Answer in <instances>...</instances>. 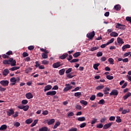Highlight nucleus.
<instances>
[{"mask_svg": "<svg viewBox=\"0 0 131 131\" xmlns=\"http://www.w3.org/2000/svg\"><path fill=\"white\" fill-rule=\"evenodd\" d=\"M116 28H117L118 29H121L122 30H125V25L117 23L116 25Z\"/></svg>", "mask_w": 131, "mask_h": 131, "instance_id": "nucleus-1", "label": "nucleus"}, {"mask_svg": "<svg viewBox=\"0 0 131 131\" xmlns=\"http://www.w3.org/2000/svg\"><path fill=\"white\" fill-rule=\"evenodd\" d=\"M66 88L63 89V92H68V91H70V90L72 89L73 86L70 85V84H65Z\"/></svg>", "mask_w": 131, "mask_h": 131, "instance_id": "nucleus-2", "label": "nucleus"}, {"mask_svg": "<svg viewBox=\"0 0 131 131\" xmlns=\"http://www.w3.org/2000/svg\"><path fill=\"white\" fill-rule=\"evenodd\" d=\"M86 36L89 39H93V38H94L95 37V31H93L87 34Z\"/></svg>", "mask_w": 131, "mask_h": 131, "instance_id": "nucleus-3", "label": "nucleus"}, {"mask_svg": "<svg viewBox=\"0 0 131 131\" xmlns=\"http://www.w3.org/2000/svg\"><path fill=\"white\" fill-rule=\"evenodd\" d=\"M9 82L8 80H2L0 81V84L3 86H8L9 85Z\"/></svg>", "mask_w": 131, "mask_h": 131, "instance_id": "nucleus-4", "label": "nucleus"}, {"mask_svg": "<svg viewBox=\"0 0 131 131\" xmlns=\"http://www.w3.org/2000/svg\"><path fill=\"white\" fill-rule=\"evenodd\" d=\"M60 66H62V64H61V62H55V63H53V64L52 65V67L53 68H59V67H60Z\"/></svg>", "mask_w": 131, "mask_h": 131, "instance_id": "nucleus-5", "label": "nucleus"}, {"mask_svg": "<svg viewBox=\"0 0 131 131\" xmlns=\"http://www.w3.org/2000/svg\"><path fill=\"white\" fill-rule=\"evenodd\" d=\"M57 94V92L55 91H49L46 93L47 96H55Z\"/></svg>", "mask_w": 131, "mask_h": 131, "instance_id": "nucleus-6", "label": "nucleus"}, {"mask_svg": "<svg viewBox=\"0 0 131 131\" xmlns=\"http://www.w3.org/2000/svg\"><path fill=\"white\" fill-rule=\"evenodd\" d=\"M118 95V91L117 90H113L110 94V96H117Z\"/></svg>", "mask_w": 131, "mask_h": 131, "instance_id": "nucleus-7", "label": "nucleus"}, {"mask_svg": "<svg viewBox=\"0 0 131 131\" xmlns=\"http://www.w3.org/2000/svg\"><path fill=\"white\" fill-rule=\"evenodd\" d=\"M8 116H11V115H13V114H14L15 112H14V110L13 108L9 109V111L7 112Z\"/></svg>", "mask_w": 131, "mask_h": 131, "instance_id": "nucleus-8", "label": "nucleus"}, {"mask_svg": "<svg viewBox=\"0 0 131 131\" xmlns=\"http://www.w3.org/2000/svg\"><path fill=\"white\" fill-rule=\"evenodd\" d=\"M112 124H113V122H111V123H108L107 124H105L103 126V129H107L109 128V127H110L111 125H112Z\"/></svg>", "mask_w": 131, "mask_h": 131, "instance_id": "nucleus-9", "label": "nucleus"}, {"mask_svg": "<svg viewBox=\"0 0 131 131\" xmlns=\"http://www.w3.org/2000/svg\"><path fill=\"white\" fill-rule=\"evenodd\" d=\"M10 60H12L11 61H10L11 66H16V63H17L16 60H14L12 57L10 58Z\"/></svg>", "mask_w": 131, "mask_h": 131, "instance_id": "nucleus-10", "label": "nucleus"}, {"mask_svg": "<svg viewBox=\"0 0 131 131\" xmlns=\"http://www.w3.org/2000/svg\"><path fill=\"white\" fill-rule=\"evenodd\" d=\"M9 73H10V71H9V69H6L3 72V75H4V76H7Z\"/></svg>", "mask_w": 131, "mask_h": 131, "instance_id": "nucleus-11", "label": "nucleus"}, {"mask_svg": "<svg viewBox=\"0 0 131 131\" xmlns=\"http://www.w3.org/2000/svg\"><path fill=\"white\" fill-rule=\"evenodd\" d=\"M10 62H12V59L5 60L3 61V63L4 65H10L11 64Z\"/></svg>", "mask_w": 131, "mask_h": 131, "instance_id": "nucleus-12", "label": "nucleus"}, {"mask_svg": "<svg viewBox=\"0 0 131 131\" xmlns=\"http://www.w3.org/2000/svg\"><path fill=\"white\" fill-rule=\"evenodd\" d=\"M129 48H130V45H129L128 44H126L122 47V51H123V52H124V51H125V50H126V49H129Z\"/></svg>", "mask_w": 131, "mask_h": 131, "instance_id": "nucleus-13", "label": "nucleus"}, {"mask_svg": "<svg viewBox=\"0 0 131 131\" xmlns=\"http://www.w3.org/2000/svg\"><path fill=\"white\" fill-rule=\"evenodd\" d=\"M26 97L27 99H32L33 98V95L31 93H29L26 94Z\"/></svg>", "mask_w": 131, "mask_h": 131, "instance_id": "nucleus-14", "label": "nucleus"}, {"mask_svg": "<svg viewBox=\"0 0 131 131\" xmlns=\"http://www.w3.org/2000/svg\"><path fill=\"white\" fill-rule=\"evenodd\" d=\"M114 9L116 10V11H120L121 10V6L120 5L118 4L114 6Z\"/></svg>", "mask_w": 131, "mask_h": 131, "instance_id": "nucleus-15", "label": "nucleus"}, {"mask_svg": "<svg viewBox=\"0 0 131 131\" xmlns=\"http://www.w3.org/2000/svg\"><path fill=\"white\" fill-rule=\"evenodd\" d=\"M50 90H52V86L51 85H47L45 88L44 92H47V91H50Z\"/></svg>", "mask_w": 131, "mask_h": 131, "instance_id": "nucleus-16", "label": "nucleus"}, {"mask_svg": "<svg viewBox=\"0 0 131 131\" xmlns=\"http://www.w3.org/2000/svg\"><path fill=\"white\" fill-rule=\"evenodd\" d=\"M117 42L118 43H121V45H123V43H124V41H123V39H122L120 37H118Z\"/></svg>", "mask_w": 131, "mask_h": 131, "instance_id": "nucleus-17", "label": "nucleus"}, {"mask_svg": "<svg viewBox=\"0 0 131 131\" xmlns=\"http://www.w3.org/2000/svg\"><path fill=\"white\" fill-rule=\"evenodd\" d=\"M68 56V54L64 53L62 55L60 56L59 57L60 59H61V60H64V59H66V57Z\"/></svg>", "mask_w": 131, "mask_h": 131, "instance_id": "nucleus-18", "label": "nucleus"}, {"mask_svg": "<svg viewBox=\"0 0 131 131\" xmlns=\"http://www.w3.org/2000/svg\"><path fill=\"white\" fill-rule=\"evenodd\" d=\"M130 96H131V93L130 92L127 93L123 97L124 100H126L127 98H128L129 97H130Z\"/></svg>", "mask_w": 131, "mask_h": 131, "instance_id": "nucleus-19", "label": "nucleus"}, {"mask_svg": "<svg viewBox=\"0 0 131 131\" xmlns=\"http://www.w3.org/2000/svg\"><path fill=\"white\" fill-rule=\"evenodd\" d=\"M111 36H113V37H117L118 35V33H116V32H112L110 34Z\"/></svg>", "mask_w": 131, "mask_h": 131, "instance_id": "nucleus-20", "label": "nucleus"}, {"mask_svg": "<svg viewBox=\"0 0 131 131\" xmlns=\"http://www.w3.org/2000/svg\"><path fill=\"white\" fill-rule=\"evenodd\" d=\"M8 127L7 125L4 124L2 125L0 127V130H6V129Z\"/></svg>", "mask_w": 131, "mask_h": 131, "instance_id": "nucleus-21", "label": "nucleus"}, {"mask_svg": "<svg viewBox=\"0 0 131 131\" xmlns=\"http://www.w3.org/2000/svg\"><path fill=\"white\" fill-rule=\"evenodd\" d=\"M47 123H48V125H51V124H53V123H55V119H50L48 122Z\"/></svg>", "mask_w": 131, "mask_h": 131, "instance_id": "nucleus-22", "label": "nucleus"}, {"mask_svg": "<svg viewBox=\"0 0 131 131\" xmlns=\"http://www.w3.org/2000/svg\"><path fill=\"white\" fill-rule=\"evenodd\" d=\"M20 69V67H13L9 69L11 71H15V70H18Z\"/></svg>", "mask_w": 131, "mask_h": 131, "instance_id": "nucleus-23", "label": "nucleus"}, {"mask_svg": "<svg viewBox=\"0 0 131 131\" xmlns=\"http://www.w3.org/2000/svg\"><path fill=\"white\" fill-rule=\"evenodd\" d=\"M130 112V110L127 109V110H124L122 112V114H126V113H129Z\"/></svg>", "mask_w": 131, "mask_h": 131, "instance_id": "nucleus-24", "label": "nucleus"}, {"mask_svg": "<svg viewBox=\"0 0 131 131\" xmlns=\"http://www.w3.org/2000/svg\"><path fill=\"white\" fill-rule=\"evenodd\" d=\"M37 122H38V120H37V119L35 120L31 125V127H33V126H35Z\"/></svg>", "mask_w": 131, "mask_h": 131, "instance_id": "nucleus-25", "label": "nucleus"}, {"mask_svg": "<svg viewBox=\"0 0 131 131\" xmlns=\"http://www.w3.org/2000/svg\"><path fill=\"white\" fill-rule=\"evenodd\" d=\"M60 124H61V123H60V122H57L53 127V129H56V128H57V127H58L59 125H60Z\"/></svg>", "mask_w": 131, "mask_h": 131, "instance_id": "nucleus-26", "label": "nucleus"}, {"mask_svg": "<svg viewBox=\"0 0 131 131\" xmlns=\"http://www.w3.org/2000/svg\"><path fill=\"white\" fill-rule=\"evenodd\" d=\"M59 73L60 75H64L65 73V69H62L61 70L59 71Z\"/></svg>", "mask_w": 131, "mask_h": 131, "instance_id": "nucleus-27", "label": "nucleus"}, {"mask_svg": "<svg viewBox=\"0 0 131 131\" xmlns=\"http://www.w3.org/2000/svg\"><path fill=\"white\" fill-rule=\"evenodd\" d=\"M99 66H100V63H96L94 64L93 66V68L95 70H98L99 69L98 68V67H99Z\"/></svg>", "mask_w": 131, "mask_h": 131, "instance_id": "nucleus-28", "label": "nucleus"}, {"mask_svg": "<svg viewBox=\"0 0 131 131\" xmlns=\"http://www.w3.org/2000/svg\"><path fill=\"white\" fill-rule=\"evenodd\" d=\"M32 71V69L31 68H28V69H26L25 73L27 74L30 73Z\"/></svg>", "mask_w": 131, "mask_h": 131, "instance_id": "nucleus-29", "label": "nucleus"}, {"mask_svg": "<svg viewBox=\"0 0 131 131\" xmlns=\"http://www.w3.org/2000/svg\"><path fill=\"white\" fill-rule=\"evenodd\" d=\"M72 74V73L67 74L66 75L67 77H68V78H69V79L73 78V77H74V76H75V75H71Z\"/></svg>", "mask_w": 131, "mask_h": 131, "instance_id": "nucleus-30", "label": "nucleus"}, {"mask_svg": "<svg viewBox=\"0 0 131 131\" xmlns=\"http://www.w3.org/2000/svg\"><path fill=\"white\" fill-rule=\"evenodd\" d=\"M81 95V92H76V93H75L74 94L75 97H78V98H80Z\"/></svg>", "mask_w": 131, "mask_h": 131, "instance_id": "nucleus-31", "label": "nucleus"}, {"mask_svg": "<svg viewBox=\"0 0 131 131\" xmlns=\"http://www.w3.org/2000/svg\"><path fill=\"white\" fill-rule=\"evenodd\" d=\"M80 55V52H76L73 56L74 58H77V57H79Z\"/></svg>", "mask_w": 131, "mask_h": 131, "instance_id": "nucleus-32", "label": "nucleus"}, {"mask_svg": "<svg viewBox=\"0 0 131 131\" xmlns=\"http://www.w3.org/2000/svg\"><path fill=\"white\" fill-rule=\"evenodd\" d=\"M117 119L116 120V122H117L118 123H120V122H121L122 120L120 118V117L119 116H117L116 117Z\"/></svg>", "mask_w": 131, "mask_h": 131, "instance_id": "nucleus-33", "label": "nucleus"}, {"mask_svg": "<svg viewBox=\"0 0 131 131\" xmlns=\"http://www.w3.org/2000/svg\"><path fill=\"white\" fill-rule=\"evenodd\" d=\"M80 103L81 104H82L83 105H84V106H86L88 105V101L82 100L80 101Z\"/></svg>", "mask_w": 131, "mask_h": 131, "instance_id": "nucleus-34", "label": "nucleus"}, {"mask_svg": "<svg viewBox=\"0 0 131 131\" xmlns=\"http://www.w3.org/2000/svg\"><path fill=\"white\" fill-rule=\"evenodd\" d=\"M32 121H33V120H32V119H28L26 120V123L27 124H30V123H31L32 122Z\"/></svg>", "mask_w": 131, "mask_h": 131, "instance_id": "nucleus-35", "label": "nucleus"}, {"mask_svg": "<svg viewBox=\"0 0 131 131\" xmlns=\"http://www.w3.org/2000/svg\"><path fill=\"white\" fill-rule=\"evenodd\" d=\"M97 50H99V47H94L91 48L90 51H91V52H94V51H97Z\"/></svg>", "mask_w": 131, "mask_h": 131, "instance_id": "nucleus-36", "label": "nucleus"}, {"mask_svg": "<svg viewBox=\"0 0 131 131\" xmlns=\"http://www.w3.org/2000/svg\"><path fill=\"white\" fill-rule=\"evenodd\" d=\"M77 120L78 121H85V117H79Z\"/></svg>", "mask_w": 131, "mask_h": 131, "instance_id": "nucleus-37", "label": "nucleus"}, {"mask_svg": "<svg viewBox=\"0 0 131 131\" xmlns=\"http://www.w3.org/2000/svg\"><path fill=\"white\" fill-rule=\"evenodd\" d=\"M39 131H48V127L44 126L39 129Z\"/></svg>", "mask_w": 131, "mask_h": 131, "instance_id": "nucleus-38", "label": "nucleus"}, {"mask_svg": "<svg viewBox=\"0 0 131 131\" xmlns=\"http://www.w3.org/2000/svg\"><path fill=\"white\" fill-rule=\"evenodd\" d=\"M41 64L43 65H49V61L48 60H43L41 61Z\"/></svg>", "mask_w": 131, "mask_h": 131, "instance_id": "nucleus-39", "label": "nucleus"}, {"mask_svg": "<svg viewBox=\"0 0 131 131\" xmlns=\"http://www.w3.org/2000/svg\"><path fill=\"white\" fill-rule=\"evenodd\" d=\"M99 105H104L105 104V100L104 99H101L98 102Z\"/></svg>", "mask_w": 131, "mask_h": 131, "instance_id": "nucleus-40", "label": "nucleus"}, {"mask_svg": "<svg viewBox=\"0 0 131 131\" xmlns=\"http://www.w3.org/2000/svg\"><path fill=\"white\" fill-rule=\"evenodd\" d=\"M108 62H110V64H112V65H113V64H114V63H113V62H114V59H113V58H110L108 59Z\"/></svg>", "mask_w": 131, "mask_h": 131, "instance_id": "nucleus-41", "label": "nucleus"}, {"mask_svg": "<svg viewBox=\"0 0 131 131\" xmlns=\"http://www.w3.org/2000/svg\"><path fill=\"white\" fill-rule=\"evenodd\" d=\"M41 56L43 59H48V55L47 54L42 53Z\"/></svg>", "mask_w": 131, "mask_h": 131, "instance_id": "nucleus-42", "label": "nucleus"}, {"mask_svg": "<svg viewBox=\"0 0 131 131\" xmlns=\"http://www.w3.org/2000/svg\"><path fill=\"white\" fill-rule=\"evenodd\" d=\"M11 82H16L17 79L15 77H12L10 79Z\"/></svg>", "mask_w": 131, "mask_h": 131, "instance_id": "nucleus-43", "label": "nucleus"}, {"mask_svg": "<svg viewBox=\"0 0 131 131\" xmlns=\"http://www.w3.org/2000/svg\"><path fill=\"white\" fill-rule=\"evenodd\" d=\"M29 109V105H25L24 106L23 110L24 111H27Z\"/></svg>", "mask_w": 131, "mask_h": 131, "instance_id": "nucleus-44", "label": "nucleus"}, {"mask_svg": "<svg viewBox=\"0 0 131 131\" xmlns=\"http://www.w3.org/2000/svg\"><path fill=\"white\" fill-rule=\"evenodd\" d=\"M95 99H96V95H93L91 96L90 100H91V101H95Z\"/></svg>", "mask_w": 131, "mask_h": 131, "instance_id": "nucleus-45", "label": "nucleus"}, {"mask_svg": "<svg viewBox=\"0 0 131 131\" xmlns=\"http://www.w3.org/2000/svg\"><path fill=\"white\" fill-rule=\"evenodd\" d=\"M107 79H108L109 80H112L113 79L114 77L112 76H111L110 75H108L106 76Z\"/></svg>", "mask_w": 131, "mask_h": 131, "instance_id": "nucleus-46", "label": "nucleus"}, {"mask_svg": "<svg viewBox=\"0 0 131 131\" xmlns=\"http://www.w3.org/2000/svg\"><path fill=\"white\" fill-rule=\"evenodd\" d=\"M72 71V68H69L66 71V74H69Z\"/></svg>", "mask_w": 131, "mask_h": 131, "instance_id": "nucleus-47", "label": "nucleus"}, {"mask_svg": "<svg viewBox=\"0 0 131 131\" xmlns=\"http://www.w3.org/2000/svg\"><path fill=\"white\" fill-rule=\"evenodd\" d=\"M96 56L97 57H102V56H103V53L101 51H99L97 53Z\"/></svg>", "mask_w": 131, "mask_h": 131, "instance_id": "nucleus-48", "label": "nucleus"}, {"mask_svg": "<svg viewBox=\"0 0 131 131\" xmlns=\"http://www.w3.org/2000/svg\"><path fill=\"white\" fill-rule=\"evenodd\" d=\"M104 85H99L97 87H96V90H102L104 89Z\"/></svg>", "mask_w": 131, "mask_h": 131, "instance_id": "nucleus-49", "label": "nucleus"}, {"mask_svg": "<svg viewBox=\"0 0 131 131\" xmlns=\"http://www.w3.org/2000/svg\"><path fill=\"white\" fill-rule=\"evenodd\" d=\"M86 125V123L84 122V123H81V124L80 125V127L81 128H83V127H84Z\"/></svg>", "mask_w": 131, "mask_h": 131, "instance_id": "nucleus-50", "label": "nucleus"}, {"mask_svg": "<svg viewBox=\"0 0 131 131\" xmlns=\"http://www.w3.org/2000/svg\"><path fill=\"white\" fill-rule=\"evenodd\" d=\"M78 61H79V59H74L71 60L70 62V63H75L76 62H78Z\"/></svg>", "mask_w": 131, "mask_h": 131, "instance_id": "nucleus-51", "label": "nucleus"}, {"mask_svg": "<svg viewBox=\"0 0 131 131\" xmlns=\"http://www.w3.org/2000/svg\"><path fill=\"white\" fill-rule=\"evenodd\" d=\"M106 120H107V118L104 117V118H102L101 119L100 122L101 123H104V122H105Z\"/></svg>", "mask_w": 131, "mask_h": 131, "instance_id": "nucleus-52", "label": "nucleus"}, {"mask_svg": "<svg viewBox=\"0 0 131 131\" xmlns=\"http://www.w3.org/2000/svg\"><path fill=\"white\" fill-rule=\"evenodd\" d=\"M114 42V38H111L107 43V45H110V43H112V42Z\"/></svg>", "mask_w": 131, "mask_h": 131, "instance_id": "nucleus-53", "label": "nucleus"}, {"mask_svg": "<svg viewBox=\"0 0 131 131\" xmlns=\"http://www.w3.org/2000/svg\"><path fill=\"white\" fill-rule=\"evenodd\" d=\"M28 103V100H23L21 101V103L23 105H26Z\"/></svg>", "mask_w": 131, "mask_h": 131, "instance_id": "nucleus-54", "label": "nucleus"}, {"mask_svg": "<svg viewBox=\"0 0 131 131\" xmlns=\"http://www.w3.org/2000/svg\"><path fill=\"white\" fill-rule=\"evenodd\" d=\"M76 109H77L78 110H81V106L80 105H76L75 106Z\"/></svg>", "mask_w": 131, "mask_h": 131, "instance_id": "nucleus-55", "label": "nucleus"}, {"mask_svg": "<svg viewBox=\"0 0 131 131\" xmlns=\"http://www.w3.org/2000/svg\"><path fill=\"white\" fill-rule=\"evenodd\" d=\"M109 120L110 121H114L115 120V116H111L109 118Z\"/></svg>", "mask_w": 131, "mask_h": 131, "instance_id": "nucleus-56", "label": "nucleus"}, {"mask_svg": "<svg viewBox=\"0 0 131 131\" xmlns=\"http://www.w3.org/2000/svg\"><path fill=\"white\" fill-rule=\"evenodd\" d=\"M97 120L98 119L94 118L93 120L91 122V124H95L97 122Z\"/></svg>", "mask_w": 131, "mask_h": 131, "instance_id": "nucleus-57", "label": "nucleus"}, {"mask_svg": "<svg viewBox=\"0 0 131 131\" xmlns=\"http://www.w3.org/2000/svg\"><path fill=\"white\" fill-rule=\"evenodd\" d=\"M126 21H127L128 22H129V23H131V17L127 16V17H126Z\"/></svg>", "mask_w": 131, "mask_h": 131, "instance_id": "nucleus-58", "label": "nucleus"}, {"mask_svg": "<svg viewBox=\"0 0 131 131\" xmlns=\"http://www.w3.org/2000/svg\"><path fill=\"white\" fill-rule=\"evenodd\" d=\"M42 114L43 115H48L49 114V111H48L47 110L46 111H44L42 112Z\"/></svg>", "mask_w": 131, "mask_h": 131, "instance_id": "nucleus-59", "label": "nucleus"}, {"mask_svg": "<svg viewBox=\"0 0 131 131\" xmlns=\"http://www.w3.org/2000/svg\"><path fill=\"white\" fill-rule=\"evenodd\" d=\"M6 55L7 56H10L11 55H13V52L12 51H9L7 52Z\"/></svg>", "mask_w": 131, "mask_h": 131, "instance_id": "nucleus-60", "label": "nucleus"}, {"mask_svg": "<svg viewBox=\"0 0 131 131\" xmlns=\"http://www.w3.org/2000/svg\"><path fill=\"white\" fill-rule=\"evenodd\" d=\"M96 127L97 128H103V125L102 124H99L96 126Z\"/></svg>", "mask_w": 131, "mask_h": 131, "instance_id": "nucleus-61", "label": "nucleus"}, {"mask_svg": "<svg viewBox=\"0 0 131 131\" xmlns=\"http://www.w3.org/2000/svg\"><path fill=\"white\" fill-rule=\"evenodd\" d=\"M35 67L37 68V67H39V66H40V64H39L38 61H35Z\"/></svg>", "mask_w": 131, "mask_h": 131, "instance_id": "nucleus-62", "label": "nucleus"}, {"mask_svg": "<svg viewBox=\"0 0 131 131\" xmlns=\"http://www.w3.org/2000/svg\"><path fill=\"white\" fill-rule=\"evenodd\" d=\"M2 57L4 59H8L9 58V55H7V54H3L2 55Z\"/></svg>", "mask_w": 131, "mask_h": 131, "instance_id": "nucleus-63", "label": "nucleus"}, {"mask_svg": "<svg viewBox=\"0 0 131 131\" xmlns=\"http://www.w3.org/2000/svg\"><path fill=\"white\" fill-rule=\"evenodd\" d=\"M69 131H77V128H74V127H72L70 128Z\"/></svg>", "mask_w": 131, "mask_h": 131, "instance_id": "nucleus-64", "label": "nucleus"}]
</instances>
